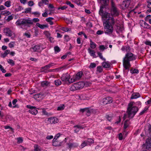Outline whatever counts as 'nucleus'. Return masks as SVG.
Instances as JSON below:
<instances>
[{
	"instance_id": "obj_21",
	"label": "nucleus",
	"mask_w": 151,
	"mask_h": 151,
	"mask_svg": "<svg viewBox=\"0 0 151 151\" xmlns=\"http://www.w3.org/2000/svg\"><path fill=\"white\" fill-rule=\"evenodd\" d=\"M139 97L140 95L139 93H133L132 94L130 99H136Z\"/></svg>"
},
{
	"instance_id": "obj_59",
	"label": "nucleus",
	"mask_w": 151,
	"mask_h": 151,
	"mask_svg": "<svg viewBox=\"0 0 151 151\" xmlns=\"http://www.w3.org/2000/svg\"><path fill=\"white\" fill-rule=\"evenodd\" d=\"M60 134L59 133H58L55 136L54 138L53 139L56 140L60 136Z\"/></svg>"
},
{
	"instance_id": "obj_55",
	"label": "nucleus",
	"mask_w": 151,
	"mask_h": 151,
	"mask_svg": "<svg viewBox=\"0 0 151 151\" xmlns=\"http://www.w3.org/2000/svg\"><path fill=\"white\" fill-rule=\"evenodd\" d=\"M54 19V18L51 17H49L47 18L46 19V21L48 22H49L51 21H52V20Z\"/></svg>"
},
{
	"instance_id": "obj_5",
	"label": "nucleus",
	"mask_w": 151,
	"mask_h": 151,
	"mask_svg": "<svg viewBox=\"0 0 151 151\" xmlns=\"http://www.w3.org/2000/svg\"><path fill=\"white\" fill-rule=\"evenodd\" d=\"M84 83L83 82H79L76 83H74L70 88L71 91H74L82 88L84 86Z\"/></svg>"
},
{
	"instance_id": "obj_15",
	"label": "nucleus",
	"mask_w": 151,
	"mask_h": 151,
	"mask_svg": "<svg viewBox=\"0 0 151 151\" xmlns=\"http://www.w3.org/2000/svg\"><path fill=\"white\" fill-rule=\"evenodd\" d=\"M48 121L51 124H55L57 123L59 121L57 118L55 117H50L48 119Z\"/></svg>"
},
{
	"instance_id": "obj_31",
	"label": "nucleus",
	"mask_w": 151,
	"mask_h": 151,
	"mask_svg": "<svg viewBox=\"0 0 151 151\" xmlns=\"http://www.w3.org/2000/svg\"><path fill=\"white\" fill-rule=\"evenodd\" d=\"M10 51L9 50H6L4 52L2 55V56L3 58H5L8 54L9 53Z\"/></svg>"
},
{
	"instance_id": "obj_51",
	"label": "nucleus",
	"mask_w": 151,
	"mask_h": 151,
	"mask_svg": "<svg viewBox=\"0 0 151 151\" xmlns=\"http://www.w3.org/2000/svg\"><path fill=\"white\" fill-rule=\"evenodd\" d=\"M147 7L149 8L148 11L150 12H151V2L147 3Z\"/></svg>"
},
{
	"instance_id": "obj_32",
	"label": "nucleus",
	"mask_w": 151,
	"mask_h": 151,
	"mask_svg": "<svg viewBox=\"0 0 151 151\" xmlns=\"http://www.w3.org/2000/svg\"><path fill=\"white\" fill-rule=\"evenodd\" d=\"M42 97V95L40 93H37L34 95V98L37 99L39 98H41Z\"/></svg>"
},
{
	"instance_id": "obj_24",
	"label": "nucleus",
	"mask_w": 151,
	"mask_h": 151,
	"mask_svg": "<svg viewBox=\"0 0 151 151\" xmlns=\"http://www.w3.org/2000/svg\"><path fill=\"white\" fill-rule=\"evenodd\" d=\"M89 53L90 54L91 56H93V57H95V51L92 50L90 48H89L88 49Z\"/></svg>"
},
{
	"instance_id": "obj_20",
	"label": "nucleus",
	"mask_w": 151,
	"mask_h": 151,
	"mask_svg": "<svg viewBox=\"0 0 151 151\" xmlns=\"http://www.w3.org/2000/svg\"><path fill=\"white\" fill-rule=\"evenodd\" d=\"M67 145L68 147L70 148L76 147L78 145L77 143H71L69 142L68 143Z\"/></svg>"
},
{
	"instance_id": "obj_41",
	"label": "nucleus",
	"mask_w": 151,
	"mask_h": 151,
	"mask_svg": "<svg viewBox=\"0 0 151 151\" xmlns=\"http://www.w3.org/2000/svg\"><path fill=\"white\" fill-rule=\"evenodd\" d=\"M97 54L100 59L103 60L105 61L106 59L105 58L103 57L102 53L99 52H97Z\"/></svg>"
},
{
	"instance_id": "obj_48",
	"label": "nucleus",
	"mask_w": 151,
	"mask_h": 151,
	"mask_svg": "<svg viewBox=\"0 0 151 151\" xmlns=\"http://www.w3.org/2000/svg\"><path fill=\"white\" fill-rule=\"evenodd\" d=\"M14 42H11L9 43V46L11 48H13L14 46Z\"/></svg>"
},
{
	"instance_id": "obj_56",
	"label": "nucleus",
	"mask_w": 151,
	"mask_h": 151,
	"mask_svg": "<svg viewBox=\"0 0 151 151\" xmlns=\"http://www.w3.org/2000/svg\"><path fill=\"white\" fill-rule=\"evenodd\" d=\"M96 66V64L95 63H91L90 64L89 66V68H93L95 67Z\"/></svg>"
},
{
	"instance_id": "obj_28",
	"label": "nucleus",
	"mask_w": 151,
	"mask_h": 151,
	"mask_svg": "<svg viewBox=\"0 0 151 151\" xmlns=\"http://www.w3.org/2000/svg\"><path fill=\"white\" fill-rule=\"evenodd\" d=\"M129 123V120L128 119H127L125 121L124 124V129H126L128 127Z\"/></svg>"
},
{
	"instance_id": "obj_46",
	"label": "nucleus",
	"mask_w": 151,
	"mask_h": 151,
	"mask_svg": "<svg viewBox=\"0 0 151 151\" xmlns=\"http://www.w3.org/2000/svg\"><path fill=\"white\" fill-rule=\"evenodd\" d=\"M34 147V151H41L40 149L39 148L38 146L37 145H35Z\"/></svg>"
},
{
	"instance_id": "obj_12",
	"label": "nucleus",
	"mask_w": 151,
	"mask_h": 151,
	"mask_svg": "<svg viewBox=\"0 0 151 151\" xmlns=\"http://www.w3.org/2000/svg\"><path fill=\"white\" fill-rule=\"evenodd\" d=\"M4 32L5 34V35L7 36L11 37L14 35V37H15V34L13 33L9 28H5L4 30Z\"/></svg>"
},
{
	"instance_id": "obj_39",
	"label": "nucleus",
	"mask_w": 151,
	"mask_h": 151,
	"mask_svg": "<svg viewBox=\"0 0 151 151\" xmlns=\"http://www.w3.org/2000/svg\"><path fill=\"white\" fill-rule=\"evenodd\" d=\"M130 72L132 74L137 73H139V70L138 69H131L130 70Z\"/></svg>"
},
{
	"instance_id": "obj_33",
	"label": "nucleus",
	"mask_w": 151,
	"mask_h": 151,
	"mask_svg": "<svg viewBox=\"0 0 151 151\" xmlns=\"http://www.w3.org/2000/svg\"><path fill=\"white\" fill-rule=\"evenodd\" d=\"M7 62L12 66H13L15 64L14 61L12 59H8L7 60Z\"/></svg>"
},
{
	"instance_id": "obj_29",
	"label": "nucleus",
	"mask_w": 151,
	"mask_h": 151,
	"mask_svg": "<svg viewBox=\"0 0 151 151\" xmlns=\"http://www.w3.org/2000/svg\"><path fill=\"white\" fill-rule=\"evenodd\" d=\"M102 16H103L104 17L106 18H108L107 20H109V19L110 18L113 17H110V14L107 12H105L104 14H103V15Z\"/></svg>"
},
{
	"instance_id": "obj_64",
	"label": "nucleus",
	"mask_w": 151,
	"mask_h": 151,
	"mask_svg": "<svg viewBox=\"0 0 151 151\" xmlns=\"http://www.w3.org/2000/svg\"><path fill=\"white\" fill-rule=\"evenodd\" d=\"M119 139L120 140H122L123 139V136L122 133H120L119 134Z\"/></svg>"
},
{
	"instance_id": "obj_37",
	"label": "nucleus",
	"mask_w": 151,
	"mask_h": 151,
	"mask_svg": "<svg viewBox=\"0 0 151 151\" xmlns=\"http://www.w3.org/2000/svg\"><path fill=\"white\" fill-rule=\"evenodd\" d=\"M107 46H104V45H101L99 47V50L102 51L104 50L105 49H107Z\"/></svg>"
},
{
	"instance_id": "obj_54",
	"label": "nucleus",
	"mask_w": 151,
	"mask_h": 151,
	"mask_svg": "<svg viewBox=\"0 0 151 151\" xmlns=\"http://www.w3.org/2000/svg\"><path fill=\"white\" fill-rule=\"evenodd\" d=\"M48 16L47 11L46 9L45 10V12L42 14V16L44 17H47Z\"/></svg>"
},
{
	"instance_id": "obj_8",
	"label": "nucleus",
	"mask_w": 151,
	"mask_h": 151,
	"mask_svg": "<svg viewBox=\"0 0 151 151\" xmlns=\"http://www.w3.org/2000/svg\"><path fill=\"white\" fill-rule=\"evenodd\" d=\"M70 77V74H69L68 73H67L63 74L61 77V79L63 81H68L69 83H72L70 81V80H71Z\"/></svg>"
},
{
	"instance_id": "obj_53",
	"label": "nucleus",
	"mask_w": 151,
	"mask_h": 151,
	"mask_svg": "<svg viewBox=\"0 0 151 151\" xmlns=\"http://www.w3.org/2000/svg\"><path fill=\"white\" fill-rule=\"evenodd\" d=\"M61 30L65 32H67L69 31V29L67 27H62L61 28Z\"/></svg>"
},
{
	"instance_id": "obj_50",
	"label": "nucleus",
	"mask_w": 151,
	"mask_h": 151,
	"mask_svg": "<svg viewBox=\"0 0 151 151\" xmlns=\"http://www.w3.org/2000/svg\"><path fill=\"white\" fill-rule=\"evenodd\" d=\"M65 107L64 105H63L58 107L57 110L58 111L62 110L64 109Z\"/></svg>"
},
{
	"instance_id": "obj_40",
	"label": "nucleus",
	"mask_w": 151,
	"mask_h": 151,
	"mask_svg": "<svg viewBox=\"0 0 151 151\" xmlns=\"http://www.w3.org/2000/svg\"><path fill=\"white\" fill-rule=\"evenodd\" d=\"M1 13L3 15H9L11 14L10 12L7 10L2 11Z\"/></svg>"
},
{
	"instance_id": "obj_49",
	"label": "nucleus",
	"mask_w": 151,
	"mask_h": 151,
	"mask_svg": "<svg viewBox=\"0 0 151 151\" xmlns=\"http://www.w3.org/2000/svg\"><path fill=\"white\" fill-rule=\"evenodd\" d=\"M54 50L56 53L59 52L60 51V49L59 47L57 46H55L54 47Z\"/></svg>"
},
{
	"instance_id": "obj_63",
	"label": "nucleus",
	"mask_w": 151,
	"mask_h": 151,
	"mask_svg": "<svg viewBox=\"0 0 151 151\" xmlns=\"http://www.w3.org/2000/svg\"><path fill=\"white\" fill-rule=\"evenodd\" d=\"M28 5L32 6L34 5V2L32 1H30L28 2Z\"/></svg>"
},
{
	"instance_id": "obj_43",
	"label": "nucleus",
	"mask_w": 151,
	"mask_h": 151,
	"mask_svg": "<svg viewBox=\"0 0 151 151\" xmlns=\"http://www.w3.org/2000/svg\"><path fill=\"white\" fill-rule=\"evenodd\" d=\"M86 114L88 116H89L91 114V111L88 108H87L86 110Z\"/></svg>"
},
{
	"instance_id": "obj_1",
	"label": "nucleus",
	"mask_w": 151,
	"mask_h": 151,
	"mask_svg": "<svg viewBox=\"0 0 151 151\" xmlns=\"http://www.w3.org/2000/svg\"><path fill=\"white\" fill-rule=\"evenodd\" d=\"M115 24V21L113 17L110 18L109 20H106L103 23L104 31L107 34H111L114 31L113 26Z\"/></svg>"
},
{
	"instance_id": "obj_44",
	"label": "nucleus",
	"mask_w": 151,
	"mask_h": 151,
	"mask_svg": "<svg viewBox=\"0 0 151 151\" xmlns=\"http://www.w3.org/2000/svg\"><path fill=\"white\" fill-rule=\"evenodd\" d=\"M31 8H27L25 9L24 12H23L22 13H30L31 11Z\"/></svg>"
},
{
	"instance_id": "obj_47",
	"label": "nucleus",
	"mask_w": 151,
	"mask_h": 151,
	"mask_svg": "<svg viewBox=\"0 0 151 151\" xmlns=\"http://www.w3.org/2000/svg\"><path fill=\"white\" fill-rule=\"evenodd\" d=\"M23 9V8L22 7V6H17V7L16 8L15 10L17 12H18L21 11Z\"/></svg>"
},
{
	"instance_id": "obj_57",
	"label": "nucleus",
	"mask_w": 151,
	"mask_h": 151,
	"mask_svg": "<svg viewBox=\"0 0 151 151\" xmlns=\"http://www.w3.org/2000/svg\"><path fill=\"white\" fill-rule=\"evenodd\" d=\"M123 50H126V51H129L130 50L129 47L128 46H126L122 48Z\"/></svg>"
},
{
	"instance_id": "obj_60",
	"label": "nucleus",
	"mask_w": 151,
	"mask_h": 151,
	"mask_svg": "<svg viewBox=\"0 0 151 151\" xmlns=\"http://www.w3.org/2000/svg\"><path fill=\"white\" fill-rule=\"evenodd\" d=\"M148 108L147 107H146L144 110H142L141 112H140V115H142L144 114L145 112L147 110Z\"/></svg>"
},
{
	"instance_id": "obj_19",
	"label": "nucleus",
	"mask_w": 151,
	"mask_h": 151,
	"mask_svg": "<svg viewBox=\"0 0 151 151\" xmlns=\"http://www.w3.org/2000/svg\"><path fill=\"white\" fill-rule=\"evenodd\" d=\"M36 25L42 29H43L45 28L48 27V26L47 24H41L38 23L36 24Z\"/></svg>"
},
{
	"instance_id": "obj_62",
	"label": "nucleus",
	"mask_w": 151,
	"mask_h": 151,
	"mask_svg": "<svg viewBox=\"0 0 151 151\" xmlns=\"http://www.w3.org/2000/svg\"><path fill=\"white\" fill-rule=\"evenodd\" d=\"M13 19V17L12 15L9 16L7 18V20L9 21Z\"/></svg>"
},
{
	"instance_id": "obj_18",
	"label": "nucleus",
	"mask_w": 151,
	"mask_h": 151,
	"mask_svg": "<svg viewBox=\"0 0 151 151\" xmlns=\"http://www.w3.org/2000/svg\"><path fill=\"white\" fill-rule=\"evenodd\" d=\"M140 25L141 26L145 28L149 29L150 27V25L148 24L143 20L140 22Z\"/></svg>"
},
{
	"instance_id": "obj_14",
	"label": "nucleus",
	"mask_w": 151,
	"mask_h": 151,
	"mask_svg": "<svg viewBox=\"0 0 151 151\" xmlns=\"http://www.w3.org/2000/svg\"><path fill=\"white\" fill-rule=\"evenodd\" d=\"M145 145L146 149L151 150V137H149L147 139Z\"/></svg>"
},
{
	"instance_id": "obj_36",
	"label": "nucleus",
	"mask_w": 151,
	"mask_h": 151,
	"mask_svg": "<svg viewBox=\"0 0 151 151\" xmlns=\"http://www.w3.org/2000/svg\"><path fill=\"white\" fill-rule=\"evenodd\" d=\"M102 70V68L101 66H98L97 67L96 71L98 73L101 72Z\"/></svg>"
},
{
	"instance_id": "obj_2",
	"label": "nucleus",
	"mask_w": 151,
	"mask_h": 151,
	"mask_svg": "<svg viewBox=\"0 0 151 151\" xmlns=\"http://www.w3.org/2000/svg\"><path fill=\"white\" fill-rule=\"evenodd\" d=\"M133 103V102H131L129 104L127 114H125L123 117L124 121L128 118L129 119L132 118L138 111L137 107L134 106Z\"/></svg>"
},
{
	"instance_id": "obj_3",
	"label": "nucleus",
	"mask_w": 151,
	"mask_h": 151,
	"mask_svg": "<svg viewBox=\"0 0 151 151\" xmlns=\"http://www.w3.org/2000/svg\"><path fill=\"white\" fill-rule=\"evenodd\" d=\"M136 57L131 52L127 53L123 59V66L124 68L123 70H129L131 66L130 61L135 60Z\"/></svg>"
},
{
	"instance_id": "obj_30",
	"label": "nucleus",
	"mask_w": 151,
	"mask_h": 151,
	"mask_svg": "<svg viewBox=\"0 0 151 151\" xmlns=\"http://www.w3.org/2000/svg\"><path fill=\"white\" fill-rule=\"evenodd\" d=\"M4 5L7 7H9L11 6V2L9 0L6 1L4 3Z\"/></svg>"
},
{
	"instance_id": "obj_10",
	"label": "nucleus",
	"mask_w": 151,
	"mask_h": 151,
	"mask_svg": "<svg viewBox=\"0 0 151 151\" xmlns=\"http://www.w3.org/2000/svg\"><path fill=\"white\" fill-rule=\"evenodd\" d=\"M30 49L32 51L34 52H40L43 49V48L41 46L36 45L31 47Z\"/></svg>"
},
{
	"instance_id": "obj_4",
	"label": "nucleus",
	"mask_w": 151,
	"mask_h": 151,
	"mask_svg": "<svg viewBox=\"0 0 151 151\" xmlns=\"http://www.w3.org/2000/svg\"><path fill=\"white\" fill-rule=\"evenodd\" d=\"M32 23V21L31 19L28 17L18 19L15 23L17 26H19L22 28L26 26H28L30 24Z\"/></svg>"
},
{
	"instance_id": "obj_11",
	"label": "nucleus",
	"mask_w": 151,
	"mask_h": 151,
	"mask_svg": "<svg viewBox=\"0 0 151 151\" xmlns=\"http://www.w3.org/2000/svg\"><path fill=\"white\" fill-rule=\"evenodd\" d=\"M108 0H101V1H103V3H104V4L102 5L100 7V9L99 12V14L101 16L103 15V9L104 8H105V6L107 5V1H108Z\"/></svg>"
},
{
	"instance_id": "obj_7",
	"label": "nucleus",
	"mask_w": 151,
	"mask_h": 151,
	"mask_svg": "<svg viewBox=\"0 0 151 151\" xmlns=\"http://www.w3.org/2000/svg\"><path fill=\"white\" fill-rule=\"evenodd\" d=\"M83 73L81 71L78 72L76 75H73V77L71 78V80L70 81L71 82L73 83L79 80L82 76Z\"/></svg>"
},
{
	"instance_id": "obj_27",
	"label": "nucleus",
	"mask_w": 151,
	"mask_h": 151,
	"mask_svg": "<svg viewBox=\"0 0 151 151\" xmlns=\"http://www.w3.org/2000/svg\"><path fill=\"white\" fill-rule=\"evenodd\" d=\"M90 47L92 49H94L96 47V44L92 42L91 40H90Z\"/></svg>"
},
{
	"instance_id": "obj_16",
	"label": "nucleus",
	"mask_w": 151,
	"mask_h": 151,
	"mask_svg": "<svg viewBox=\"0 0 151 151\" xmlns=\"http://www.w3.org/2000/svg\"><path fill=\"white\" fill-rule=\"evenodd\" d=\"M73 128L75 129L74 132L76 133L78 132L80 129H83L84 128V127L83 126L79 124L74 126Z\"/></svg>"
},
{
	"instance_id": "obj_25",
	"label": "nucleus",
	"mask_w": 151,
	"mask_h": 151,
	"mask_svg": "<svg viewBox=\"0 0 151 151\" xmlns=\"http://www.w3.org/2000/svg\"><path fill=\"white\" fill-rule=\"evenodd\" d=\"M41 85L43 87L47 86L50 85V83L49 82L45 81L41 82Z\"/></svg>"
},
{
	"instance_id": "obj_45",
	"label": "nucleus",
	"mask_w": 151,
	"mask_h": 151,
	"mask_svg": "<svg viewBox=\"0 0 151 151\" xmlns=\"http://www.w3.org/2000/svg\"><path fill=\"white\" fill-rule=\"evenodd\" d=\"M87 142L88 145H90L91 143H93L94 142V141L93 139H88L87 141H86Z\"/></svg>"
},
{
	"instance_id": "obj_42",
	"label": "nucleus",
	"mask_w": 151,
	"mask_h": 151,
	"mask_svg": "<svg viewBox=\"0 0 151 151\" xmlns=\"http://www.w3.org/2000/svg\"><path fill=\"white\" fill-rule=\"evenodd\" d=\"M17 143L20 144L23 141V139L22 137H19L17 138Z\"/></svg>"
},
{
	"instance_id": "obj_13",
	"label": "nucleus",
	"mask_w": 151,
	"mask_h": 151,
	"mask_svg": "<svg viewBox=\"0 0 151 151\" xmlns=\"http://www.w3.org/2000/svg\"><path fill=\"white\" fill-rule=\"evenodd\" d=\"M112 101V98L110 97H107L104 98L102 100V104L105 105L108 103H111Z\"/></svg>"
},
{
	"instance_id": "obj_35",
	"label": "nucleus",
	"mask_w": 151,
	"mask_h": 151,
	"mask_svg": "<svg viewBox=\"0 0 151 151\" xmlns=\"http://www.w3.org/2000/svg\"><path fill=\"white\" fill-rule=\"evenodd\" d=\"M31 20L32 21V23L30 24V25L32 24H33V22L35 23L37 22H38L40 20L38 18H33L32 19H31Z\"/></svg>"
},
{
	"instance_id": "obj_34",
	"label": "nucleus",
	"mask_w": 151,
	"mask_h": 151,
	"mask_svg": "<svg viewBox=\"0 0 151 151\" xmlns=\"http://www.w3.org/2000/svg\"><path fill=\"white\" fill-rule=\"evenodd\" d=\"M55 84L56 86H59L61 84V82L59 79H57L55 81Z\"/></svg>"
},
{
	"instance_id": "obj_38",
	"label": "nucleus",
	"mask_w": 151,
	"mask_h": 151,
	"mask_svg": "<svg viewBox=\"0 0 151 151\" xmlns=\"http://www.w3.org/2000/svg\"><path fill=\"white\" fill-rule=\"evenodd\" d=\"M88 145L87 142L86 141H83L81 145L80 146L81 148H83Z\"/></svg>"
},
{
	"instance_id": "obj_26",
	"label": "nucleus",
	"mask_w": 151,
	"mask_h": 151,
	"mask_svg": "<svg viewBox=\"0 0 151 151\" xmlns=\"http://www.w3.org/2000/svg\"><path fill=\"white\" fill-rule=\"evenodd\" d=\"M129 2H127L124 1L123 2L122 6L124 8H127L129 6Z\"/></svg>"
},
{
	"instance_id": "obj_52",
	"label": "nucleus",
	"mask_w": 151,
	"mask_h": 151,
	"mask_svg": "<svg viewBox=\"0 0 151 151\" xmlns=\"http://www.w3.org/2000/svg\"><path fill=\"white\" fill-rule=\"evenodd\" d=\"M148 132L149 133V134H147V136L148 137H151V127L150 126L148 129Z\"/></svg>"
},
{
	"instance_id": "obj_58",
	"label": "nucleus",
	"mask_w": 151,
	"mask_h": 151,
	"mask_svg": "<svg viewBox=\"0 0 151 151\" xmlns=\"http://www.w3.org/2000/svg\"><path fill=\"white\" fill-rule=\"evenodd\" d=\"M50 68L49 67V66L48 64L47 65L45 66L44 67H42V68L44 69V70H43V71H45V70H46Z\"/></svg>"
},
{
	"instance_id": "obj_23",
	"label": "nucleus",
	"mask_w": 151,
	"mask_h": 151,
	"mask_svg": "<svg viewBox=\"0 0 151 151\" xmlns=\"http://www.w3.org/2000/svg\"><path fill=\"white\" fill-rule=\"evenodd\" d=\"M102 65L105 68H109L110 67V64L108 62H104L102 63Z\"/></svg>"
},
{
	"instance_id": "obj_6",
	"label": "nucleus",
	"mask_w": 151,
	"mask_h": 151,
	"mask_svg": "<svg viewBox=\"0 0 151 151\" xmlns=\"http://www.w3.org/2000/svg\"><path fill=\"white\" fill-rule=\"evenodd\" d=\"M111 13L112 15L116 16L119 15V11L116 7L115 4L112 0L111 1Z\"/></svg>"
},
{
	"instance_id": "obj_61",
	"label": "nucleus",
	"mask_w": 151,
	"mask_h": 151,
	"mask_svg": "<svg viewBox=\"0 0 151 151\" xmlns=\"http://www.w3.org/2000/svg\"><path fill=\"white\" fill-rule=\"evenodd\" d=\"M70 52L67 53V54H66L61 57V59H65L66 58L68 54L70 55Z\"/></svg>"
},
{
	"instance_id": "obj_17",
	"label": "nucleus",
	"mask_w": 151,
	"mask_h": 151,
	"mask_svg": "<svg viewBox=\"0 0 151 151\" xmlns=\"http://www.w3.org/2000/svg\"><path fill=\"white\" fill-rule=\"evenodd\" d=\"M62 142H59L56 140L53 139L52 145L54 146H60L62 145Z\"/></svg>"
},
{
	"instance_id": "obj_9",
	"label": "nucleus",
	"mask_w": 151,
	"mask_h": 151,
	"mask_svg": "<svg viewBox=\"0 0 151 151\" xmlns=\"http://www.w3.org/2000/svg\"><path fill=\"white\" fill-rule=\"evenodd\" d=\"M26 107L30 109L29 111L30 113L34 115H36L38 111L36 109V107L31 106L30 105H27Z\"/></svg>"
},
{
	"instance_id": "obj_22",
	"label": "nucleus",
	"mask_w": 151,
	"mask_h": 151,
	"mask_svg": "<svg viewBox=\"0 0 151 151\" xmlns=\"http://www.w3.org/2000/svg\"><path fill=\"white\" fill-rule=\"evenodd\" d=\"M116 32L118 33H120L124 30L123 28L119 26H117L115 28Z\"/></svg>"
}]
</instances>
